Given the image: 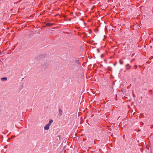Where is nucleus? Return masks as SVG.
Masks as SVG:
<instances>
[{"label":"nucleus","mask_w":153,"mask_h":153,"mask_svg":"<svg viewBox=\"0 0 153 153\" xmlns=\"http://www.w3.org/2000/svg\"><path fill=\"white\" fill-rule=\"evenodd\" d=\"M62 110L60 108H59V115L61 116L62 115Z\"/></svg>","instance_id":"1"},{"label":"nucleus","mask_w":153,"mask_h":153,"mask_svg":"<svg viewBox=\"0 0 153 153\" xmlns=\"http://www.w3.org/2000/svg\"><path fill=\"white\" fill-rule=\"evenodd\" d=\"M46 64H47L46 62H44V63H43L42 64V67L43 68H44V69H45L47 68Z\"/></svg>","instance_id":"2"},{"label":"nucleus","mask_w":153,"mask_h":153,"mask_svg":"<svg viewBox=\"0 0 153 153\" xmlns=\"http://www.w3.org/2000/svg\"><path fill=\"white\" fill-rule=\"evenodd\" d=\"M49 126L48 125V124H46L45 126L44 127V129L45 130H48L49 129Z\"/></svg>","instance_id":"3"},{"label":"nucleus","mask_w":153,"mask_h":153,"mask_svg":"<svg viewBox=\"0 0 153 153\" xmlns=\"http://www.w3.org/2000/svg\"><path fill=\"white\" fill-rule=\"evenodd\" d=\"M75 62L76 63L78 64V65H79L80 64V60H79V59L78 58V60H75Z\"/></svg>","instance_id":"4"},{"label":"nucleus","mask_w":153,"mask_h":153,"mask_svg":"<svg viewBox=\"0 0 153 153\" xmlns=\"http://www.w3.org/2000/svg\"><path fill=\"white\" fill-rule=\"evenodd\" d=\"M7 78L6 77H2L1 78V80L2 81H6L7 80Z\"/></svg>","instance_id":"5"},{"label":"nucleus","mask_w":153,"mask_h":153,"mask_svg":"<svg viewBox=\"0 0 153 153\" xmlns=\"http://www.w3.org/2000/svg\"><path fill=\"white\" fill-rule=\"evenodd\" d=\"M53 23H48L46 25L47 27H50V26H51V25H53Z\"/></svg>","instance_id":"6"},{"label":"nucleus","mask_w":153,"mask_h":153,"mask_svg":"<svg viewBox=\"0 0 153 153\" xmlns=\"http://www.w3.org/2000/svg\"><path fill=\"white\" fill-rule=\"evenodd\" d=\"M53 122V120L51 119L49 120V123L47 124L49 126H50L51 125V123Z\"/></svg>","instance_id":"7"},{"label":"nucleus","mask_w":153,"mask_h":153,"mask_svg":"<svg viewBox=\"0 0 153 153\" xmlns=\"http://www.w3.org/2000/svg\"><path fill=\"white\" fill-rule=\"evenodd\" d=\"M119 62H120V63L121 64V65H122L123 64V62L122 61H121V60H119Z\"/></svg>","instance_id":"8"},{"label":"nucleus","mask_w":153,"mask_h":153,"mask_svg":"<svg viewBox=\"0 0 153 153\" xmlns=\"http://www.w3.org/2000/svg\"><path fill=\"white\" fill-rule=\"evenodd\" d=\"M111 67H108V70L110 71H111Z\"/></svg>","instance_id":"9"},{"label":"nucleus","mask_w":153,"mask_h":153,"mask_svg":"<svg viewBox=\"0 0 153 153\" xmlns=\"http://www.w3.org/2000/svg\"><path fill=\"white\" fill-rule=\"evenodd\" d=\"M45 55H42L40 56L41 58H43V57H45Z\"/></svg>","instance_id":"10"},{"label":"nucleus","mask_w":153,"mask_h":153,"mask_svg":"<svg viewBox=\"0 0 153 153\" xmlns=\"http://www.w3.org/2000/svg\"><path fill=\"white\" fill-rule=\"evenodd\" d=\"M66 143V140H64L63 142L62 143Z\"/></svg>","instance_id":"11"},{"label":"nucleus","mask_w":153,"mask_h":153,"mask_svg":"<svg viewBox=\"0 0 153 153\" xmlns=\"http://www.w3.org/2000/svg\"><path fill=\"white\" fill-rule=\"evenodd\" d=\"M126 67V70H128L131 67V66H129V67L128 68L127 67Z\"/></svg>","instance_id":"12"},{"label":"nucleus","mask_w":153,"mask_h":153,"mask_svg":"<svg viewBox=\"0 0 153 153\" xmlns=\"http://www.w3.org/2000/svg\"><path fill=\"white\" fill-rule=\"evenodd\" d=\"M57 137H59V140H60V139H61V138H60V135H58V136H57Z\"/></svg>","instance_id":"13"},{"label":"nucleus","mask_w":153,"mask_h":153,"mask_svg":"<svg viewBox=\"0 0 153 153\" xmlns=\"http://www.w3.org/2000/svg\"><path fill=\"white\" fill-rule=\"evenodd\" d=\"M104 55L103 54H102L101 55V58H103V57H104Z\"/></svg>","instance_id":"14"},{"label":"nucleus","mask_w":153,"mask_h":153,"mask_svg":"<svg viewBox=\"0 0 153 153\" xmlns=\"http://www.w3.org/2000/svg\"><path fill=\"white\" fill-rule=\"evenodd\" d=\"M95 30H96V31H95L96 32H98L99 31V30L98 29H97V28Z\"/></svg>","instance_id":"15"},{"label":"nucleus","mask_w":153,"mask_h":153,"mask_svg":"<svg viewBox=\"0 0 153 153\" xmlns=\"http://www.w3.org/2000/svg\"><path fill=\"white\" fill-rule=\"evenodd\" d=\"M110 144V146L111 147H112L113 146V144Z\"/></svg>","instance_id":"16"},{"label":"nucleus","mask_w":153,"mask_h":153,"mask_svg":"<svg viewBox=\"0 0 153 153\" xmlns=\"http://www.w3.org/2000/svg\"><path fill=\"white\" fill-rule=\"evenodd\" d=\"M129 66V65L128 64H127L126 65V67H127V66Z\"/></svg>","instance_id":"17"},{"label":"nucleus","mask_w":153,"mask_h":153,"mask_svg":"<svg viewBox=\"0 0 153 153\" xmlns=\"http://www.w3.org/2000/svg\"><path fill=\"white\" fill-rule=\"evenodd\" d=\"M97 51L98 52V53L100 51H99V48H97Z\"/></svg>","instance_id":"18"},{"label":"nucleus","mask_w":153,"mask_h":153,"mask_svg":"<svg viewBox=\"0 0 153 153\" xmlns=\"http://www.w3.org/2000/svg\"><path fill=\"white\" fill-rule=\"evenodd\" d=\"M15 137V136H12L11 137V138H13L14 137Z\"/></svg>","instance_id":"19"},{"label":"nucleus","mask_w":153,"mask_h":153,"mask_svg":"<svg viewBox=\"0 0 153 153\" xmlns=\"http://www.w3.org/2000/svg\"><path fill=\"white\" fill-rule=\"evenodd\" d=\"M134 66H135V69H136L137 66V65H135Z\"/></svg>","instance_id":"20"},{"label":"nucleus","mask_w":153,"mask_h":153,"mask_svg":"<svg viewBox=\"0 0 153 153\" xmlns=\"http://www.w3.org/2000/svg\"><path fill=\"white\" fill-rule=\"evenodd\" d=\"M116 64H117V63H116V62L115 63H114V66H115V65H116Z\"/></svg>","instance_id":"21"},{"label":"nucleus","mask_w":153,"mask_h":153,"mask_svg":"<svg viewBox=\"0 0 153 153\" xmlns=\"http://www.w3.org/2000/svg\"><path fill=\"white\" fill-rule=\"evenodd\" d=\"M7 146H5L4 147V148H5L7 147Z\"/></svg>","instance_id":"22"},{"label":"nucleus","mask_w":153,"mask_h":153,"mask_svg":"<svg viewBox=\"0 0 153 153\" xmlns=\"http://www.w3.org/2000/svg\"><path fill=\"white\" fill-rule=\"evenodd\" d=\"M145 145H146V147L147 148V145H146V144H145Z\"/></svg>","instance_id":"23"},{"label":"nucleus","mask_w":153,"mask_h":153,"mask_svg":"<svg viewBox=\"0 0 153 153\" xmlns=\"http://www.w3.org/2000/svg\"><path fill=\"white\" fill-rule=\"evenodd\" d=\"M9 139H8V140H7V141L8 142V141H9Z\"/></svg>","instance_id":"24"},{"label":"nucleus","mask_w":153,"mask_h":153,"mask_svg":"<svg viewBox=\"0 0 153 153\" xmlns=\"http://www.w3.org/2000/svg\"><path fill=\"white\" fill-rule=\"evenodd\" d=\"M150 150L151 151V147L150 148Z\"/></svg>","instance_id":"25"}]
</instances>
